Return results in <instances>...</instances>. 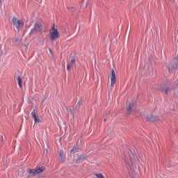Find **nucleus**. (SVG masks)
Returning <instances> with one entry per match:
<instances>
[{"instance_id":"obj_1","label":"nucleus","mask_w":178,"mask_h":178,"mask_svg":"<svg viewBox=\"0 0 178 178\" xmlns=\"http://www.w3.org/2000/svg\"><path fill=\"white\" fill-rule=\"evenodd\" d=\"M60 37L58 28L55 26V24H53L51 29L49 31V38L51 41H56Z\"/></svg>"},{"instance_id":"obj_14","label":"nucleus","mask_w":178,"mask_h":178,"mask_svg":"<svg viewBox=\"0 0 178 178\" xmlns=\"http://www.w3.org/2000/svg\"><path fill=\"white\" fill-rule=\"evenodd\" d=\"M17 80L18 81L19 86L20 87V88H22V87H23V86L22 85V78L20 76H17Z\"/></svg>"},{"instance_id":"obj_4","label":"nucleus","mask_w":178,"mask_h":178,"mask_svg":"<svg viewBox=\"0 0 178 178\" xmlns=\"http://www.w3.org/2000/svg\"><path fill=\"white\" fill-rule=\"evenodd\" d=\"M40 31H42V29L41 28V22H36L34 24V28L31 30L30 35H31V34H34V33H38Z\"/></svg>"},{"instance_id":"obj_12","label":"nucleus","mask_w":178,"mask_h":178,"mask_svg":"<svg viewBox=\"0 0 178 178\" xmlns=\"http://www.w3.org/2000/svg\"><path fill=\"white\" fill-rule=\"evenodd\" d=\"M161 91H163L165 92V94H166V95H168L169 94V92H170V88L164 87L161 89Z\"/></svg>"},{"instance_id":"obj_8","label":"nucleus","mask_w":178,"mask_h":178,"mask_svg":"<svg viewBox=\"0 0 178 178\" xmlns=\"http://www.w3.org/2000/svg\"><path fill=\"white\" fill-rule=\"evenodd\" d=\"M31 116L35 120V123H41V120L37 118V114H35V109H33L31 112Z\"/></svg>"},{"instance_id":"obj_16","label":"nucleus","mask_w":178,"mask_h":178,"mask_svg":"<svg viewBox=\"0 0 178 178\" xmlns=\"http://www.w3.org/2000/svg\"><path fill=\"white\" fill-rule=\"evenodd\" d=\"M168 69H169V72H170L172 73V70H173V66L169 65Z\"/></svg>"},{"instance_id":"obj_20","label":"nucleus","mask_w":178,"mask_h":178,"mask_svg":"<svg viewBox=\"0 0 178 178\" xmlns=\"http://www.w3.org/2000/svg\"><path fill=\"white\" fill-rule=\"evenodd\" d=\"M1 140H3V136H1Z\"/></svg>"},{"instance_id":"obj_9","label":"nucleus","mask_w":178,"mask_h":178,"mask_svg":"<svg viewBox=\"0 0 178 178\" xmlns=\"http://www.w3.org/2000/svg\"><path fill=\"white\" fill-rule=\"evenodd\" d=\"M134 108V104H129V107L127 109V115H131V111H133Z\"/></svg>"},{"instance_id":"obj_21","label":"nucleus","mask_w":178,"mask_h":178,"mask_svg":"<svg viewBox=\"0 0 178 178\" xmlns=\"http://www.w3.org/2000/svg\"><path fill=\"white\" fill-rule=\"evenodd\" d=\"M2 1H3V0H0V3H1V2H2Z\"/></svg>"},{"instance_id":"obj_19","label":"nucleus","mask_w":178,"mask_h":178,"mask_svg":"<svg viewBox=\"0 0 178 178\" xmlns=\"http://www.w3.org/2000/svg\"><path fill=\"white\" fill-rule=\"evenodd\" d=\"M49 51L50 54H52V49H51V47L49 48Z\"/></svg>"},{"instance_id":"obj_23","label":"nucleus","mask_w":178,"mask_h":178,"mask_svg":"<svg viewBox=\"0 0 178 178\" xmlns=\"http://www.w3.org/2000/svg\"><path fill=\"white\" fill-rule=\"evenodd\" d=\"M170 1H175V0H170Z\"/></svg>"},{"instance_id":"obj_7","label":"nucleus","mask_w":178,"mask_h":178,"mask_svg":"<svg viewBox=\"0 0 178 178\" xmlns=\"http://www.w3.org/2000/svg\"><path fill=\"white\" fill-rule=\"evenodd\" d=\"M111 86H113L116 83V74L115 73V70L111 71Z\"/></svg>"},{"instance_id":"obj_24","label":"nucleus","mask_w":178,"mask_h":178,"mask_svg":"<svg viewBox=\"0 0 178 178\" xmlns=\"http://www.w3.org/2000/svg\"><path fill=\"white\" fill-rule=\"evenodd\" d=\"M178 96V95H177Z\"/></svg>"},{"instance_id":"obj_13","label":"nucleus","mask_w":178,"mask_h":178,"mask_svg":"<svg viewBox=\"0 0 178 178\" xmlns=\"http://www.w3.org/2000/svg\"><path fill=\"white\" fill-rule=\"evenodd\" d=\"M73 65L74 64L72 63H71V62L67 63V70H68V72L70 71V70L72 69V66H73Z\"/></svg>"},{"instance_id":"obj_22","label":"nucleus","mask_w":178,"mask_h":178,"mask_svg":"<svg viewBox=\"0 0 178 178\" xmlns=\"http://www.w3.org/2000/svg\"><path fill=\"white\" fill-rule=\"evenodd\" d=\"M104 122H106V119H104Z\"/></svg>"},{"instance_id":"obj_15","label":"nucleus","mask_w":178,"mask_h":178,"mask_svg":"<svg viewBox=\"0 0 178 178\" xmlns=\"http://www.w3.org/2000/svg\"><path fill=\"white\" fill-rule=\"evenodd\" d=\"M70 62L72 63V64L74 65V63L76 62V57L74 56L71 57V61Z\"/></svg>"},{"instance_id":"obj_6","label":"nucleus","mask_w":178,"mask_h":178,"mask_svg":"<svg viewBox=\"0 0 178 178\" xmlns=\"http://www.w3.org/2000/svg\"><path fill=\"white\" fill-rule=\"evenodd\" d=\"M83 161H87V157L86 156V155L81 154L79 157H78L74 161V163H81V162H83Z\"/></svg>"},{"instance_id":"obj_17","label":"nucleus","mask_w":178,"mask_h":178,"mask_svg":"<svg viewBox=\"0 0 178 178\" xmlns=\"http://www.w3.org/2000/svg\"><path fill=\"white\" fill-rule=\"evenodd\" d=\"M175 88L178 87V80L175 82Z\"/></svg>"},{"instance_id":"obj_2","label":"nucleus","mask_w":178,"mask_h":178,"mask_svg":"<svg viewBox=\"0 0 178 178\" xmlns=\"http://www.w3.org/2000/svg\"><path fill=\"white\" fill-rule=\"evenodd\" d=\"M11 24L17 30V33H20V29L23 28L24 23L21 20L17 19L16 16H13L11 19Z\"/></svg>"},{"instance_id":"obj_3","label":"nucleus","mask_w":178,"mask_h":178,"mask_svg":"<svg viewBox=\"0 0 178 178\" xmlns=\"http://www.w3.org/2000/svg\"><path fill=\"white\" fill-rule=\"evenodd\" d=\"M45 167L42 166L39 167L36 169H29L27 170V177H31V176H35V175H40V173H42V172H44Z\"/></svg>"},{"instance_id":"obj_10","label":"nucleus","mask_w":178,"mask_h":178,"mask_svg":"<svg viewBox=\"0 0 178 178\" xmlns=\"http://www.w3.org/2000/svg\"><path fill=\"white\" fill-rule=\"evenodd\" d=\"M59 158L60 162H65V154L63 153V150H60L59 152Z\"/></svg>"},{"instance_id":"obj_5","label":"nucleus","mask_w":178,"mask_h":178,"mask_svg":"<svg viewBox=\"0 0 178 178\" xmlns=\"http://www.w3.org/2000/svg\"><path fill=\"white\" fill-rule=\"evenodd\" d=\"M147 122H158L159 117L149 114L146 117Z\"/></svg>"},{"instance_id":"obj_18","label":"nucleus","mask_w":178,"mask_h":178,"mask_svg":"<svg viewBox=\"0 0 178 178\" xmlns=\"http://www.w3.org/2000/svg\"><path fill=\"white\" fill-rule=\"evenodd\" d=\"M19 42V38L14 39V42Z\"/></svg>"},{"instance_id":"obj_11","label":"nucleus","mask_w":178,"mask_h":178,"mask_svg":"<svg viewBox=\"0 0 178 178\" xmlns=\"http://www.w3.org/2000/svg\"><path fill=\"white\" fill-rule=\"evenodd\" d=\"M79 149H80V145H76L75 147H74L71 150L70 152H77V151H79Z\"/></svg>"}]
</instances>
